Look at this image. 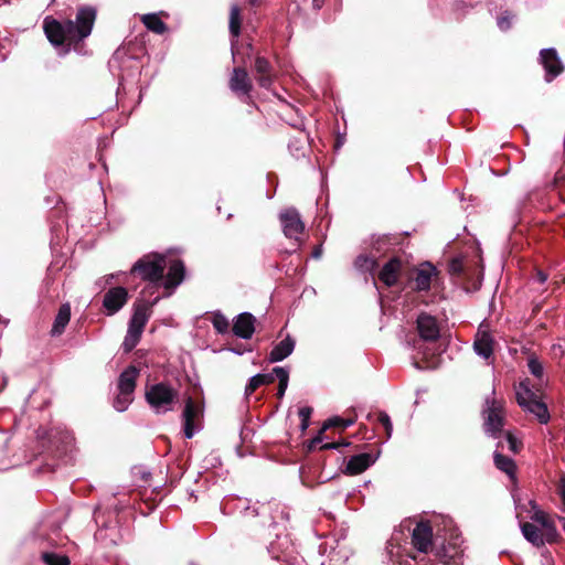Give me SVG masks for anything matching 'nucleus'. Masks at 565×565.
I'll list each match as a JSON object with an SVG mask.
<instances>
[{
  "instance_id": "obj_1",
  "label": "nucleus",
  "mask_w": 565,
  "mask_h": 565,
  "mask_svg": "<svg viewBox=\"0 0 565 565\" xmlns=\"http://www.w3.org/2000/svg\"><path fill=\"white\" fill-rule=\"evenodd\" d=\"M96 11L90 7L79 8L76 20L58 21L46 17L43 21V29L47 40L54 45L72 46L87 38L93 29Z\"/></svg>"
},
{
  "instance_id": "obj_2",
  "label": "nucleus",
  "mask_w": 565,
  "mask_h": 565,
  "mask_svg": "<svg viewBox=\"0 0 565 565\" xmlns=\"http://www.w3.org/2000/svg\"><path fill=\"white\" fill-rule=\"evenodd\" d=\"M159 300L160 297L157 296L152 301L138 300L135 302L134 313L130 318L127 334L122 342V349L125 352H130L138 344L145 326L151 316V309Z\"/></svg>"
},
{
  "instance_id": "obj_3",
  "label": "nucleus",
  "mask_w": 565,
  "mask_h": 565,
  "mask_svg": "<svg viewBox=\"0 0 565 565\" xmlns=\"http://www.w3.org/2000/svg\"><path fill=\"white\" fill-rule=\"evenodd\" d=\"M166 266V257L156 253L145 255L134 264L131 273H137L141 279L150 282L142 292L151 291L162 285Z\"/></svg>"
},
{
  "instance_id": "obj_4",
  "label": "nucleus",
  "mask_w": 565,
  "mask_h": 565,
  "mask_svg": "<svg viewBox=\"0 0 565 565\" xmlns=\"http://www.w3.org/2000/svg\"><path fill=\"white\" fill-rule=\"evenodd\" d=\"M145 397L156 414H166L173 411L178 403V391L170 384L160 382L146 386Z\"/></svg>"
},
{
  "instance_id": "obj_5",
  "label": "nucleus",
  "mask_w": 565,
  "mask_h": 565,
  "mask_svg": "<svg viewBox=\"0 0 565 565\" xmlns=\"http://www.w3.org/2000/svg\"><path fill=\"white\" fill-rule=\"evenodd\" d=\"M515 395L520 407L535 415L541 424H546L548 422L550 414L547 407L530 388L529 380H524L519 383V385L515 387Z\"/></svg>"
},
{
  "instance_id": "obj_6",
  "label": "nucleus",
  "mask_w": 565,
  "mask_h": 565,
  "mask_svg": "<svg viewBox=\"0 0 565 565\" xmlns=\"http://www.w3.org/2000/svg\"><path fill=\"white\" fill-rule=\"evenodd\" d=\"M484 430L492 437H498L503 427V405L495 398H487L483 408Z\"/></svg>"
},
{
  "instance_id": "obj_7",
  "label": "nucleus",
  "mask_w": 565,
  "mask_h": 565,
  "mask_svg": "<svg viewBox=\"0 0 565 565\" xmlns=\"http://www.w3.org/2000/svg\"><path fill=\"white\" fill-rule=\"evenodd\" d=\"M412 285V288L418 292L428 291L431 288L435 292L438 291L437 269L430 263L422 264L413 274Z\"/></svg>"
},
{
  "instance_id": "obj_8",
  "label": "nucleus",
  "mask_w": 565,
  "mask_h": 565,
  "mask_svg": "<svg viewBox=\"0 0 565 565\" xmlns=\"http://www.w3.org/2000/svg\"><path fill=\"white\" fill-rule=\"evenodd\" d=\"M279 220L282 226L284 234L289 239L299 241V236L305 230L298 211L294 207H288L280 212Z\"/></svg>"
},
{
  "instance_id": "obj_9",
  "label": "nucleus",
  "mask_w": 565,
  "mask_h": 565,
  "mask_svg": "<svg viewBox=\"0 0 565 565\" xmlns=\"http://www.w3.org/2000/svg\"><path fill=\"white\" fill-rule=\"evenodd\" d=\"M202 413V406L194 403L191 397L185 401V406L182 413L183 433L185 438H192L194 434L200 429V426L196 422L199 420Z\"/></svg>"
},
{
  "instance_id": "obj_10",
  "label": "nucleus",
  "mask_w": 565,
  "mask_h": 565,
  "mask_svg": "<svg viewBox=\"0 0 565 565\" xmlns=\"http://www.w3.org/2000/svg\"><path fill=\"white\" fill-rule=\"evenodd\" d=\"M494 344L495 341L489 332L487 326L481 323L476 332L473 340L475 353L483 360L489 361L493 355Z\"/></svg>"
},
{
  "instance_id": "obj_11",
  "label": "nucleus",
  "mask_w": 565,
  "mask_h": 565,
  "mask_svg": "<svg viewBox=\"0 0 565 565\" xmlns=\"http://www.w3.org/2000/svg\"><path fill=\"white\" fill-rule=\"evenodd\" d=\"M228 86L234 94L244 100L249 98L253 84L244 66L234 67L230 77Z\"/></svg>"
},
{
  "instance_id": "obj_12",
  "label": "nucleus",
  "mask_w": 565,
  "mask_h": 565,
  "mask_svg": "<svg viewBox=\"0 0 565 565\" xmlns=\"http://www.w3.org/2000/svg\"><path fill=\"white\" fill-rule=\"evenodd\" d=\"M128 297V291L125 287H113L104 295L103 308L108 316H113L127 303Z\"/></svg>"
},
{
  "instance_id": "obj_13",
  "label": "nucleus",
  "mask_w": 565,
  "mask_h": 565,
  "mask_svg": "<svg viewBox=\"0 0 565 565\" xmlns=\"http://www.w3.org/2000/svg\"><path fill=\"white\" fill-rule=\"evenodd\" d=\"M540 61L545 70L546 82H552L564 71L563 63L554 49H543L540 52Z\"/></svg>"
},
{
  "instance_id": "obj_14",
  "label": "nucleus",
  "mask_w": 565,
  "mask_h": 565,
  "mask_svg": "<svg viewBox=\"0 0 565 565\" xmlns=\"http://www.w3.org/2000/svg\"><path fill=\"white\" fill-rule=\"evenodd\" d=\"M412 544L417 552L427 554L433 545V530L426 522L416 524L412 532Z\"/></svg>"
},
{
  "instance_id": "obj_15",
  "label": "nucleus",
  "mask_w": 565,
  "mask_h": 565,
  "mask_svg": "<svg viewBox=\"0 0 565 565\" xmlns=\"http://www.w3.org/2000/svg\"><path fill=\"white\" fill-rule=\"evenodd\" d=\"M417 331L424 341H436L440 335L437 319L428 313H420L416 320Z\"/></svg>"
},
{
  "instance_id": "obj_16",
  "label": "nucleus",
  "mask_w": 565,
  "mask_h": 565,
  "mask_svg": "<svg viewBox=\"0 0 565 565\" xmlns=\"http://www.w3.org/2000/svg\"><path fill=\"white\" fill-rule=\"evenodd\" d=\"M230 32L233 38V40H232L233 60L235 63H241V64L245 65L246 60L244 57L239 56V52L236 46L237 38L241 32V9L236 4L232 6L231 11H230Z\"/></svg>"
},
{
  "instance_id": "obj_17",
  "label": "nucleus",
  "mask_w": 565,
  "mask_h": 565,
  "mask_svg": "<svg viewBox=\"0 0 565 565\" xmlns=\"http://www.w3.org/2000/svg\"><path fill=\"white\" fill-rule=\"evenodd\" d=\"M254 71L258 84L264 88L270 87V85L274 82L275 75L273 66L270 65L269 61L264 56H256Z\"/></svg>"
},
{
  "instance_id": "obj_18",
  "label": "nucleus",
  "mask_w": 565,
  "mask_h": 565,
  "mask_svg": "<svg viewBox=\"0 0 565 565\" xmlns=\"http://www.w3.org/2000/svg\"><path fill=\"white\" fill-rule=\"evenodd\" d=\"M255 318L252 313L243 312L236 317L233 326L235 335L242 339H250L255 331Z\"/></svg>"
},
{
  "instance_id": "obj_19",
  "label": "nucleus",
  "mask_w": 565,
  "mask_h": 565,
  "mask_svg": "<svg viewBox=\"0 0 565 565\" xmlns=\"http://www.w3.org/2000/svg\"><path fill=\"white\" fill-rule=\"evenodd\" d=\"M375 460V457L365 452L352 456L347 463L345 471L349 475H359L373 465Z\"/></svg>"
},
{
  "instance_id": "obj_20",
  "label": "nucleus",
  "mask_w": 565,
  "mask_h": 565,
  "mask_svg": "<svg viewBox=\"0 0 565 565\" xmlns=\"http://www.w3.org/2000/svg\"><path fill=\"white\" fill-rule=\"evenodd\" d=\"M184 278V265L181 260H172L169 264V270L162 286L166 289H173L182 282Z\"/></svg>"
},
{
  "instance_id": "obj_21",
  "label": "nucleus",
  "mask_w": 565,
  "mask_h": 565,
  "mask_svg": "<svg viewBox=\"0 0 565 565\" xmlns=\"http://www.w3.org/2000/svg\"><path fill=\"white\" fill-rule=\"evenodd\" d=\"M295 349V340L287 335L284 340L277 343L269 353L270 362H279L289 356Z\"/></svg>"
},
{
  "instance_id": "obj_22",
  "label": "nucleus",
  "mask_w": 565,
  "mask_h": 565,
  "mask_svg": "<svg viewBox=\"0 0 565 565\" xmlns=\"http://www.w3.org/2000/svg\"><path fill=\"white\" fill-rule=\"evenodd\" d=\"M401 269V262L397 258H392L387 262L380 271L379 278L386 286H393L397 281L398 273Z\"/></svg>"
},
{
  "instance_id": "obj_23",
  "label": "nucleus",
  "mask_w": 565,
  "mask_h": 565,
  "mask_svg": "<svg viewBox=\"0 0 565 565\" xmlns=\"http://www.w3.org/2000/svg\"><path fill=\"white\" fill-rule=\"evenodd\" d=\"M521 531L523 536L535 546H541L546 541L545 531L533 523L521 524Z\"/></svg>"
},
{
  "instance_id": "obj_24",
  "label": "nucleus",
  "mask_w": 565,
  "mask_h": 565,
  "mask_svg": "<svg viewBox=\"0 0 565 565\" xmlns=\"http://www.w3.org/2000/svg\"><path fill=\"white\" fill-rule=\"evenodd\" d=\"M138 375L139 370L134 365H130L126 370H124L118 380V391L134 393Z\"/></svg>"
},
{
  "instance_id": "obj_25",
  "label": "nucleus",
  "mask_w": 565,
  "mask_h": 565,
  "mask_svg": "<svg viewBox=\"0 0 565 565\" xmlns=\"http://www.w3.org/2000/svg\"><path fill=\"white\" fill-rule=\"evenodd\" d=\"M532 520L541 525L545 531L546 542L551 543L557 536V531L554 524L550 521L548 516L541 510H537L532 515Z\"/></svg>"
},
{
  "instance_id": "obj_26",
  "label": "nucleus",
  "mask_w": 565,
  "mask_h": 565,
  "mask_svg": "<svg viewBox=\"0 0 565 565\" xmlns=\"http://www.w3.org/2000/svg\"><path fill=\"white\" fill-rule=\"evenodd\" d=\"M71 319V307L68 303H64L60 307L58 312L55 317L51 333L52 335H60L63 333L65 327Z\"/></svg>"
},
{
  "instance_id": "obj_27",
  "label": "nucleus",
  "mask_w": 565,
  "mask_h": 565,
  "mask_svg": "<svg viewBox=\"0 0 565 565\" xmlns=\"http://www.w3.org/2000/svg\"><path fill=\"white\" fill-rule=\"evenodd\" d=\"M141 21L148 30L157 34H163L167 30L166 23L156 13L142 15Z\"/></svg>"
},
{
  "instance_id": "obj_28",
  "label": "nucleus",
  "mask_w": 565,
  "mask_h": 565,
  "mask_svg": "<svg viewBox=\"0 0 565 565\" xmlns=\"http://www.w3.org/2000/svg\"><path fill=\"white\" fill-rule=\"evenodd\" d=\"M494 465L499 470L505 472L510 478H514L515 463L511 458L505 457L500 452H494Z\"/></svg>"
},
{
  "instance_id": "obj_29",
  "label": "nucleus",
  "mask_w": 565,
  "mask_h": 565,
  "mask_svg": "<svg viewBox=\"0 0 565 565\" xmlns=\"http://www.w3.org/2000/svg\"><path fill=\"white\" fill-rule=\"evenodd\" d=\"M274 372H275V374L277 376V380L279 382L278 391H277V396H278V398H281L285 395V392H286V390L288 387L289 372L286 369L280 367V366L275 367Z\"/></svg>"
},
{
  "instance_id": "obj_30",
  "label": "nucleus",
  "mask_w": 565,
  "mask_h": 565,
  "mask_svg": "<svg viewBox=\"0 0 565 565\" xmlns=\"http://www.w3.org/2000/svg\"><path fill=\"white\" fill-rule=\"evenodd\" d=\"M134 401V393L118 391L116 398L114 399V407L118 412H124Z\"/></svg>"
},
{
  "instance_id": "obj_31",
  "label": "nucleus",
  "mask_w": 565,
  "mask_h": 565,
  "mask_svg": "<svg viewBox=\"0 0 565 565\" xmlns=\"http://www.w3.org/2000/svg\"><path fill=\"white\" fill-rule=\"evenodd\" d=\"M354 266L360 271H373L376 266V260L374 257L360 255L356 257Z\"/></svg>"
},
{
  "instance_id": "obj_32",
  "label": "nucleus",
  "mask_w": 565,
  "mask_h": 565,
  "mask_svg": "<svg viewBox=\"0 0 565 565\" xmlns=\"http://www.w3.org/2000/svg\"><path fill=\"white\" fill-rule=\"evenodd\" d=\"M42 559L47 565H70V559L67 556L55 553H43Z\"/></svg>"
},
{
  "instance_id": "obj_33",
  "label": "nucleus",
  "mask_w": 565,
  "mask_h": 565,
  "mask_svg": "<svg viewBox=\"0 0 565 565\" xmlns=\"http://www.w3.org/2000/svg\"><path fill=\"white\" fill-rule=\"evenodd\" d=\"M212 323L214 329L221 334H224L228 331L230 322L227 318L221 312H216L213 315Z\"/></svg>"
},
{
  "instance_id": "obj_34",
  "label": "nucleus",
  "mask_w": 565,
  "mask_h": 565,
  "mask_svg": "<svg viewBox=\"0 0 565 565\" xmlns=\"http://www.w3.org/2000/svg\"><path fill=\"white\" fill-rule=\"evenodd\" d=\"M264 385L263 373L252 376L245 387V396L249 397L258 387Z\"/></svg>"
},
{
  "instance_id": "obj_35",
  "label": "nucleus",
  "mask_w": 565,
  "mask_h": 565,
  "mask_svg": "<svg viewBox=\"0 0 565 565\" xmlns=\"http://www.w3.org/2000/svg\"><path fill=\"white\" fill-rule=\"evenodd\" d=\"M527 366L531 374L542 382L544 375V367L542 363L536 358H530Z\"/></svg>"
},
{
  "instance_id": "obj_36",
  "label": "nucleus",
  "mask_w": 565,
  "mask_h": 565,
  "mask_svg": "<svg viewBox=\"0 0 565 565\" xmlns=\"http://www.w3.org/2000/svg\"><path fill=\"white\" fill-rule=\"evenodd\" d=\"M353 424V418L344 419L341 417H332L324 423L323 430L328 429L329 427H341L342 429H344Z\"/></svg>"
},
{
  "instance_id": "obj_37",
  "label": "nucleus",
  "mask_w": 565,
  "mask_h": 565,
  "mask_svg": "<svg viewBox=\"0 0 565 565\" xmlns=\"http://www.w3.org/2000/svg\"><path fill=\"white\" fill-rule=\"evenodd\" d=\"M311 413H312V408L309 406H305L299 409L298 415L301 419L300 427L302 430H306L308 428Z\"/></svg>"
},
{
  "instance_id": "obj_38",
  "label": "nucleus",
  "mask_w": 565,
  "mask_h": 565,
  "mask_svg": "<svg viewBox=\"0 0 565 565\" xmlns=\"http://www.w3.org/2000/svg\"><path fill=\"white\" fill-rule=\"evenodd\" d=\"M513 17L509 12H504L498 18V26L502 31H507L511 28Z\"/></svg>"
},
{
  "instance_id": "obj_39",
  "label": "nucleus",
  "mask_w": 565,
  "mask_h": 565,
  "mask_svg": "<svg viewBox=\"0 0 565 565\" xmlns=\"http://www.w3.org/2000/svg\"><path fill=\"white\" fill-rule=\"evenodd\" d=\"M379 422L383 425V427L385 428L386 430V434H387V437H391L392 435V430H393V426H392V423H391V419H390V416L385 413H381L379 415Z\"/></svg>"
},
{
  "instance_id": "obj_40",
  "label": "nucleus",
  "mask_w": 565,
  "mask_h": 565,
  "mask_svg": "<svg viewBox=\"0 0 565 565\" xmlns=\"http://www.w3.org/2000/svg\"><path fill=\"white\" fill-rule=\"evenodd\" d=\"M507 444H508L509 450H511L512 452H518L519 451L520 443L511 434H507Z\"/></svg>"
},
{
  "instance_id": "obj_41",
  "label": "nucleus",
  "mask_w": 565,
  "mask_h": 565,
  "mask_svg": "<svg viewBox=\"0 0 565 565\" xmlns=\"http://www.w3.org/2000/svg\"><path fill=\"white\" fill-rule=\"evenodd\" d=\"M557 493L562 499L563 503V511L565 512V475H562L559 478L558 487H557Z\"/></svg>"
},
{
  "instance_id": "obj_42",
  "label": "nucleus",
  "mask_w": 565,
  "mask_h": 565,
  "mask_svg": "<svg viewBox=\"0 0 565 565\" xmlns=\"http://www.w3.org/2000/svg\"><path fill=\"white\" fill-rule=\"evenodd\" d=\"M239 503H241V504H242V507L244 508V510H245V514H246V515L256 516V515H258V514H259L257 507H255V505H253V507H250V505H245L246 501H239Z\"/></svg>"
},
{
  "instance_id": "obj_43",
  "label": "nucleus",
  "mask_w": 565,
  "mask_h": 565,
  "mask_svg": "<svg viewBox=\"0 0 565 565\" xmlns=\"http://www.w3.org/2000/svg\"><path fill=\"white\" fill-rule=\"evenodd\" d=\"M264 376V385L273 383L275 380H277V376L275 372L263 374Z\"/></svg>"
},
{
  "instance_id": "obj_44",
  "label": "nucleus",
  "mask_w": 565,
  "mask_h": 565,
  "mask_svg": "<svg viewBox=\"0 0 565 565\" xmlns=\"http://www.w3.org/2000/svg\"><path fill=\"white\" fill-rule=\"evenodd\" d=\"M536 280L541 284H544L547 280V275L543 273L542 270H539L536 273Z\"/></svg>"
},
{
  "instance_id": "obj_45",
  "label": "nucleus",
  "mask_w": 565,
  "mask_h": 565,
  "mask_svg": "<svg viewBox=\"0 0 565 565\" xmlns=\"http://www.w3.org/2000/svg\"><path fill=\"white\" fill-rule=\"evenodd\" d=\"M340 445L337 443H327L320 446V449H337Z\"/></svg>"
},
{
  "instance_id": "obj_46",
  "label": "nucleus",
  "mask_w": 565,
  "mask_h": 565,
  "mask_svg": "<svg viewBox=\"0 0 565 565\" xmlns=\"http://www.w3.org/2000/svg\"><path fill=\"white\" fill-rule=\"evenodd\" d=\"M119 274H110L108 276L105 277V284H110L111 280L117 277Z\"/></svg>"
},
{
  "instance_id": "obj_47",
  "label": "nucleus",
  "mask_w": 565,
  "mask_h": 565,
  "mask_svg": "<svg viewBox=\"0 0 565 565\" xmlns=\"http://www.w3.org/2000/svg\"><path fill=\"white\" fill-rule=\"evenodd\" d=\"M322 0H312V6L315 9H320L322 7Z\"/></svg>"
},
{
  "instance_id": "obj_48",
  "label": "nucleus",
  "mask_w": 565,
  "mask_h": 565,
  "mask_svg": "<svg viewBox=\"0 0 565 565\" xmlns=\"http://www.w3.org/2000/svg\"><path fill=\"white\" fill-rule=\"evenodd\" d=\"M319 443H321V438L320 437L315 438L311 443L312 444L311 447H316V445H318Z\"/></svg>"
},
{
  "instance_id": "obj_49",
  "label": "nucleus",
  "mask_w": 565,
  "mask_h": 565,
  "mask_svg": "<svg viewBox=\"0 0 565 565\" xmlns=\"http://www.w3.org/2000/svg\"><path fill=\"white\" fill-rule=\"evenodd\" d=\"M558 521L561 522L562 527H563V530L565 532V518L564 516H558Z\"/></svg>"
},
{
  "instance_id": "obj_50",
  "label": "nucleus",
  "mask_w": 565,
  "mask_h": 565,
  "mask_svg": "<svg viewBox=\"0 0 565 565\" xmlns=\"http://www.w3.org/2000/svg\"><path fill=\"white\" fill-rule=\"evenodd\" d=\"M411 562L412 563H418L417 556H411ZM419 562H423V558H419Z\"/></svg>"
},
{
  "instance_id": "obj_51",
  "label": "nucleus",
  "mask_w": 565,
  "mask_h": 565,
  "mask_svg": "<svg viewBox=\"0 0 565 565\" xmlns=\"http://www.w3.org/2000/svg\"><path fill=\"white\" fill-rule=\"evenodd\" d=\"M320 253H321L320 249H316L313 252V257L318 258L320 256Z\"/></svg>"
},
{
  "instance_id": "obj_52",
  "label": "nucleus",
  "mask_w": 565,
  "mask_h": 565,
  "mask_svg": "<svg viewBox=\"0 0 565 565\" xmlns=\"http://www.w3.org/2000/svg\"><path fill=\"white\" fill-rule=\"evenodd\" d=\"M252 6H256L258 3V0H247Z\"/></svg>"
},
{
  "instance_id": "obj_53",
  "label": "nucleus",
  "mask_w": 565,
  "mask_h": 565,
  "mask_svg": "<svg viewBox=\"0 0 565 565\" xmlns=\"http://www.w3.org/2000/svg\"><path fill=\"white\" fill-rule=\"evenodd\" d=\"M399 565H414L411 561H405V563H399Z\"/></svg>"
},
{
  "instance_id": "obj_54",
  "label": "nucleus",
  "mask_w": 565,
  "mask_h": 565,
  "mask_svg": "<svg viewBox=\"0 0 565 565\" xmlns=\"http://www.w3.org/2000/svg\"><path fill=\"white\" fill-rule=\"evenodd\" d=\"M232 351H233V352H235V353H237V354H242V352H241V351H237V350H235V349H232Z\"/></svg>"
},
{
  "instance_id": "obj_55",
  "label": "nucleus",
  "mask_w": 565,
  "mask_h": 565,
  "mask_svg": "<svg viewBox=\"0 0 565 565\" xmlns=\"http://www.w3.org/2000/svg\"><path fill=\"white\" fill-rule=\"evenodd\" d=\"M247 50L252 51V45L250 44L247 45Z\"/></svg>"
}]
</instances>
